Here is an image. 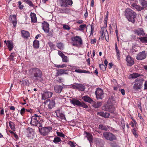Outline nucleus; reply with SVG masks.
Here are the masks:
<instances>
[{"label": "nucleus", "instance_id": "1", "mask_svg": "<svg viewBox=\"0 0 147 147\" xmlns=\"http://www.w3.org/2000/svg\"><path fill=\"white\" fill-rule=\"evenodd\" d=\"M125 15L128 20L133 23L135 22L136 13L131 9L127 8L125 11Z\"/></svg>", "mask_w": 147, "mask_h": 147}, {"label": "nucleus", "instance_id": "2", "mask_svg": "<svg viewBox=\"0 0 147 147\" xmlns=\"http://www.w3.org/2000/svg\"><path fill=\"white\" fill-rule=\"evenodd\" d=\"M144 80L142 78L136 79L133 86V88L135 91H138L140 90L143 87V85Z\"/></svg>", "mask_w": 147, "mask_h": 147}, {"label": "nucleus", "instance_id": "3", "mask_svg": "<svg viewBox=\"0 0 147 147\" xmlns=\"http://www.w3.org/2000/svg\"><path fill=\"white\" fill-rule=\"evenodd\" d=\"M30 70L34 75L32 77L34 80H37L41 78L42 76V72L39 69L37 68H32Z\"/></svg>", "mask_w": 147, "mask_h": 147}, {"label": "nucleus", "instance_id": "4", "mask_svg": "<svg viewBox=\"0 0 147 147\" xmlns=\"http://www.w3.org/2000/svg\"><path fill=\"white\" fill-rule=\"evenodd\" d=\"M52 128L51 127H42L39 129V131L40 134L43 136H46L52 130Z\"/></svg>", "mask_w": 147, "mask_h": 147}, {"label": "nucleus", "instance_id": "5", "mask_svg": "<svg viewBox=\"0 0 147 147\" xmlns=\"http://www.w3.org/2000/svg\"><path fill=\"white\" fill-rule=\"evenodd\" d=\"M103 135L106 139L111 141L116 140L117 139L115 135L110 132H105L103 133Z\"/></svg>", "mask_w": 147, "mask_h": 147}, {"label": "nucleus", "instance_id": "6", "mask_svg": "<svg viewBox=\"0 0 147 147\" xmlns=\"http://www.w3.org/2000/svg\"><path fill=\"white\" fill-rule=\"evenodd\" d=\"M71 88L73 89H77L80 91H83L85 90V86L81 84L74 83L71 85Z\"/></svg>", "mask_w": 147, "mask_h": 147}, {"label": "nucleus", "instance_id": "7", "mask_svg": "<svg viewBox=\"0 0 147 147\" xmlns=\"http://www.w3.org/2000/svg\"><path fill=\"white\" fill-rule=\"evenodd\" d=\"M100 33L101 34L100 37V38L102 39H103L104 38V36L105 39L107 41H108L107 39H108L109 34L108 33L107 30L106 28H105V27H102L101 28Z\"/></svg>", "mask_w": 147, "mask_h": 147}, {"label": "nucleus", "instance_id": "8", "mask_svg": "<svg viewBox=\"0 0 147 147\" xmlns=\"http://www.w3.org/2000/svg\"><path fill=\"white\" fill-rule=\"evenodd\" d=\"M96 98L97 99H102L104 96L103 90L99 88H97L95 92Z\"/></svg>", "mask_w": 147, "mask_h": 147}, {"label": "nucleus", "instance_id": "9", "mask_svg": "<svg viewBox=\"0 0 147 147\" xmlns=\"http://www.w3.org/2000/svg\"><path fill=\"white\" fill-rule=\"evenodd\" d=\"M74 42L73 45L76 46L78 45L80 46L82 44V40L80 37L76 36L74 37L73 39Z\"/></svg>", "mask_w": 147, "mask_h": 147}, {"label": "nucleus", "instance_id": "10", "mask_svg": "<svg viewBox=\"0 0 147 147\" xmlns=\"http://www.w3.org/2000/svg\"><path fill=\"white\" fill-rule=\"evenodd\" d=\"M35 117H32L30 124L38 127H41L42 126L41 124L38 122L37 119L35 118Z\"/></svg>", "mask_w": 147, "mask_h": 147}, {"label": "nucleus", "instance_id": "11", "mask_svg": "<svg viewBox=\"0 0 147 147\" xmlns=\"http://www.w3.org/2000/svg\"><path fill=\"white\" fill-rule=\"evenodd\" d=\"M147 55V53L145 51L140 53L136 56V59L138 60H142L145 59Z\"/></svg>", "mask_w": 147, "mask_h": 147}, {"label": "nucleus", "instance_id": "12", "mask_svg": "<svg viewBox=\"0 0 147 147\" xmlns=\"http://www.w3.org/2000/svg\"><path fill=\"white\" fill-rule=\"evenodd\" d=\"M126 60L127 62V65L128 66H131L134 64V60L133 58L129 55L127 56Z\"/></svg>", "mask_w": 147, "mask_h": 147}, {"label": "nucleus", "instance_id": "13", "mask_svg": "<svg viewBox=\"0 0 147 147\" xmlns=\"http://www.w3.org/2000/svg\"><path fill=\"white\" fill-rule=\"evenodd\" d=\"M53 94L52 92L47 91L42 95V98L43 99L45 100L48 98H51Z\"/></svg>", "mask_w": 147, "mask_h": 147}, {"label": "nucleus", "instance_id": "14", "mask_svg": "<svg viewBox=\"0 0 147 147\" xmlns=\"http://www.w3.org/2000/svg\"><path fill=\"white\" fill-rule=\"evenodd\" d=\"M42 28L44 31L46 33L49 32V24L47 22L44 21L42 24Z\"/></svg>", "mask_w": 147, "mask_h": 147}, {"label": "nucleus", "instance_id": "15", "mask_svg": "<svg viewBox=\"0 0 147 147\" xmlns=\"http://www.w3.org/2000/svg\"><path fill=\"white\" fill-rule=\"evenodd\" d=\"M58 55L61 57L62 61L63 62L66 63L68 62L69 59L67 57L65 56L62 52L59 51L58 52Z\"/></svg>", "mask_w": 147, "mask_h": 147}, {"label": "nucleus", "instance_id": "16", "mask_svg": "<svg viewBox=\"0 0 147 147\" xmlns=\"http://www.w3.org/2000/svg\"><path fill=\"white\" fill-rule=\"evenodd\" d=\"M21 35L24 38H27L30 36V34L28 32L24 30H22L21 32Z\"/></svg>", "mask_w": 147, "mask_h": 147}, {"label": "nucleus", "instance_id": "17", "mask_svg": "<svg viewBox=\"0 0 147 147\" xmlns=\"http://www.w3.org/2000/svg\"><path fill=\"white\" fill-rule=\"evenodd\" d=\"M10 21L13 23V26L15 27L17 24L16 16L15 15H10L9 17Z\"/></svg>", "mask_w": 147, "mask_h": 147}, {"label": "nucleus", "instance_id": "18", "mask_svg": "<svg viewBox=\"0 0 147 147\" xmlns=\"http://www.w3.org/2000/svg\"><path fill=\"white\" fill-rule=\"evenodd\" d=\"M63 88L62 86L56 85L54 86L55 92L57 93H59L61 92Z\"/></svg>", "mask_w": 147, "mask_h": 147}, {"label": "nucleus", "instance_id": "19", "mask_svg": "<svg viewBox=\"0 0 147 147\" xmlns=\"http://www.w3.org/2000/svg\"><path fill=\"white\" fill-rule=\"evenodd\" d=\"M70 103L73 104L74 106H77L80 107L81 103L78 100L76 99H70Z\"/></svg>", "mask_w": 147, "mask_h": 147}, {"label": "nucleus", "instance_id": "20", "mask_svg": "<svg viewBox=\"0 0 147 147\" xmlns=\"http://www.w3.org/2000/svg\"><path fill=\"white\" fill-rule=\"evenodd\" d=\"M82 98L84 101L89 103H91L93 102V100L90 97L87 95L82 97Z\"/></svg>", "mask_w": 147, "mask_h": 147}, {"label": "nucleus", "instance_id": "21", "mask_svg": "<svg viewBox=\"0 0 147 147\" xmlns=\"http://www.w3.org/2000/svg\"><path fill=\"white\" fill-rule=\"evenodd\" d=\"M131 5L134 8L136 9L138 11H141L144 9V8L141 7L139 5H138L136 3H134L131 4Z\"/></svg>", "mask_w": 147, "mask_h": 147}, {"label": "nucleus", "instance_id": "22", "mask_svg": "<svg viewBox=\"0 0 147 147\" xmlns=\"http://www.w3.org/2000/svg\"><path fill=\"white\" fill-rule=\"evenodd\" d=\"M84 134H86L85 136L87 138L88 140L90 142H92L93 140V136L92 135L90 134L85 131L84 132Z\"/></svg>", "mask_w": 147, "mask_h": 147}, {"label": "nucleus", "instance_id": "23", "mask_svg": "<svg viewBox=\"0 0 147 147\" xmlns=\"http://www.w3.org/2000/svg\"><path fill=\"white\" fill-rule=\"evenodd\" d=\"M97 115H100L102 117H103L105 118H108L109 117L110 114L109 113L105 112V113L103 112H98L97 113Z\"/></svg>", "mask_w": 147, "mask_h": 147}, {"label": "nucleus", "instance_id": "24", "mask_svg": "<svg viewBox=\"0 0 147 147\" xmlns=\"http://www.w3.org/2000/svg\"><path fill=\"white\" fill-rule=\"evenodd\" d=\"M135 32L138 36H141L144 35L143 30L142 28L138 29L135 31Z\"/></svg>", "mask_w": 147, "mask_h": 147}, {"label": "nucleus", "instance_id": "25", "mask_svg": "<svg viewBox=\"0 0 147 147\" xmlns=\"http://www.w3.org/2000/svg\"><path fill=\"white\" fill-rule=\"evenodd\" d=\"M27 132L28 133L27 137L29 138H32L33 136V131L32 129L31 128L30 129L28 130Z\"/></svg>", "mask_w": 147, "mask_h": 147}, {"label": "nucleus", "instance_id": "26", "mask_svg": "<svg viewBox=\"0 0 147 147\" xmlns=\"http://www.w3.org/2000/svg\"><path fill=\"white\" fill-rule=\"evenodd\" d=\"M140 76L141 75L140 74L135 73L131 74L129 76V78L130 79H135Z\"/></svg>", "mask_w": 147, "mask_h": 147}, {"label": "nucleus", "instance_id": "27", "mask_svg": "<svg viewBox=\"0 0 147 147\" xmlns=\"http://www.w3.org/2000/svg\"><path fill=\"white\" fill-rule=\"evenodd\" d=\"M30 16L32 22L35 23L37 21L36 15L34 13H31Z\"/></svg>", "mask_w": 147, "mask_h": 147}, {"label": "nucleus", "instance_id": "28", "mask_svg": "<svg viewBox=\"0 0 147 147\" xmlns=\"http://www.w3.org/2000/svg\"><path fill=\"white\" fill-rule=\"evenodd\" d=\"M92 106L95 108H97L101 106V103L100 102H96L93 101L92 103Z\"/></svg>", "mask_w": 147, "mask_h": 147}, {"label": "nucleus", "instance_id": "29", "mask_svg": "<svg viewBox=\"0 0 147 147\" xmlns=\"http://www.w3.org/2000/svg\"><path fill=\"white\" fill-rule=\"evenodd\" d=\"M139 1L143 7H142L144 8V9L147 7V2L145 0H139Z\"/></svg>", "mask_w": 147, "mask_h": 147}, {"label": "nucleus", "instance_id": "30", "mask_svg": "<svg viewBox=\"0 0 147 147\" xmlns=\"http://www.w3.org/2000/svg\"><path fill=\"white\" fill-rule=\"evenodd\" d=\"M59 11L61 13H68L70 11L69 9L67 8L64 9H59Z\"/></svg>", "mask_w": 147, "mask_h": 147}, {"label": "nucleus", "instance_id": "31", "mask_svg": "<svg viewBox=\"0 0 147 147\" xmlns=\"http://www.w3.org/2000/svg\"><path fill=\"white\" fill-rule=\"evenodd\" d=\"M7 43V47L8 48L9 50L11 51L13 48V44L12 41L8 40Z\"/></svg>", "mask_w": 147, "mask_h": 147}, {"label": "nucleus", "instance_id": "32", "mask_svg": "<svg viewBox=\"0 0 147 147\" xmlns=\"http://www.w3.org/2000/svg\"><path fill=\"white\" fill-rule=\"evenodd\" d=\"M55 103V102L54 100H52L50 101L48 105L49 109H51L54 107Z\"/></svg>", "mask_w": 147, "mask_h": 147}, {"label": "nucleus", "instance_id": "33", "mask_svg": "<svg viewBox=\"0 0 147 147\" xmlns=\"http://www.w3.org/2000/svg\"><path fill=\"white\" fill-rule=\"evenodd\" d=\"M75 72L78 73H89L90 72L88 71H87L86 70H81L80 69H76L75 70Z\"/></svg>", "mask_w": 147, "mask_h": 147}, {"label": "nucleus", "instance_id": "34", "mask_svg": "<svg viewBox=\"0 0 147 147\" xmlns=\"http://www.w3.org/2000/svg\"><path fill=\"white\" fill-rule=\"evenodd\" d=\"M33 45L34 48H38L39 46V41L37 40H35L33 42Z\"/></svg>", "mask_w": 147, "mask_h": 147}, {"label": "nucleus", "instance_id": "35", "mask_svg": "<svg viewBox=\"0 0 147 147\" xmlns=\"http://www.w3.org/2000/svg\"><path fill=\"white\" fill-rule=\"evenodd\" d=\"M61 141V140L60 138L57 136H55L53 140V142L57 144Z\"/></svg>", "mask_w": 147, "mask_h": 147}, {"label": "nucleus", "instance_id": "36", "mask_svg": "<svg viewBox=\"0 0 147 147\" xmlns=\"http://www.w3.org/2000/svg\"><path fill=\"white\" fill-rule=\"evenodd\" d=\"M139 39L142 43H147V37H141L139 38Z\"/></svg>", "mask_w": 147, "mask_h": 147}, {"label": "nucleus", "instance_id": "37", "mask_svg": "<svg viewBox=\"0 0 147 147\" xmlns=\"http://www.w3.org/2000/svg\"><path fill=\"white\" fill-rule=\"evenodd\" d=\"M61 7H67V4L66 2V0H62L61 3Z\"/></svg>", "mask_w": 147, "mask_h": 147}, {"label": "nucleus", "instance_id": "38", "mask_svg": "<svg viewBox=\"0 0 147 147\" xmlns=\"http://www.w3.org/2000/svg\"><path fill=\"white\" fill-rule=\"evenodd\" d=\"M60 75H62V74H67V73L66 72L67 71V70H64L63 69H59L58 70Z\"/></svg>", "mask_w": 147, "mask_h": 147}, {"label": "nucleus", "instance_id": "39", "mask_svg": "<svg viewBox=\"0 0 147 147\" xmlns=\"http://www.w3.org/2000/svg\"><path fill=\"white\" fill-rule=\"evenodd\" d=\"M67 144L71 147H75L76 143L74 142H73L71 141L67 142Z\"/></svg>", "mask_w": 147, "mask_h": 147}, {"label": "nucleus", "instance_id": "40", "mask_svg": "<svg viewBox=\"0 0 147 147\" xmlns=\"http://www.w3.org/2000/svg\"><path fill=\"white\" fill-rule=\"evenodd\" d=\"M9 126L11 129L13 130H14L15 129V125L14 123L11 121H10L9 122Z\"/></svg>", "mask_w": 147, "mask_h": 147}, {"label": "nucleus", "instance_id": "41", "mask_svg": "<svg viewBox=\"0 0 147 147\" xmlns=\"http://www.w3.org/2000/svg\"><path fill=\"white\" fill-rule=\"evenodd\" d=\"M99 128L101 130H104L105 131H107L108 129L107 127L102 125H99Z\"/></svg>", "mask_w": 147, "mask_h": 147}, {"label": "nucleus", "instance_id": "42", "mask_svg": "<svg viewBox=\"0 0 147 147\" xmlns=\"http://www.w3.org/2000/svg\"><path fill=\"white\" fill-rule=\"evenodd\" d=\"M86 27V25L85 24H83L82 25H80L79 29V30L82 31L84 30V29Z\"/></svg>", "mask_w": 147, "mask_h": 147}, {"label": "nucleus", "instance_id": "43", "mask_svg": "<svg viewBox=\"0 0 147 147\" xmlns=\"http://www.w3.org/2000/svg\"><path fill=\"white\" fill-rule=\"evenodd\" d=\"M57 47L60 49H62L63 48V43L59 42L57 44Z\"/></svg>", "mask_w": 147, "mask_h": 147}, {"label": "nucleus", "instance_id": "44", "mask_svg": "<svg viewBox=\"0 0 147 147\" xmlns=\"http://www.w3.org/2000/svg\"><path fill=\"white\" fill-rule=\"evenodd\" d=\"M55 66L56 67H57L58 68H60L66 67V65L64 64H62L61 65L55 64Z\"/></svg>", "mask_w": 147, "mask_h": 147}, {"label": "nucleus", "instance_id": "45", "mask_svg": "<svg viewBox=\"0 0 147 147\" xmlns=\"http://www.w3.org/2000/svg\"><path fill=\"white\" fill-rule=\"evenodd\" d=\"M29 81L28 80L26 79H24L23 80L22 84H23L24 85H28L29 84Z\"/></svg>", "mask_w": 147, "mask_h": 147}, {"label": "nucleus", "instance_id": "46", "mask_svg": "<svg viewBox=\"0 0 147 147\" xmlns=\"http://www.w3.org/2000/svg\"><path fill=\"white\" fill-rule=\"evenodd\" d=\"M115 101V98L113 96H111L109 100V101L111 103H113V102Z\"/></svg>", "mask_w": 147, "mask_h": 147}, {"label": "nucleus", "instance_id": "47", "mask_svg": "<svg viewBox=\"0 0 147 147\" xmlns=\"http://www.w3.org/2000/svg\"><path fill=\"white\" fill-rule=\"evenodd\" d=\"M66 2L67 4V7L68 5H71L73 4V1L72 0H66Z\"/></svg>", "mask_w": 147, "mask_h": 147}, {"label": "nucleus", "instance_id": "48", "mask_svg": "<svg viewBox=\"0 0 147 147\" xmlns=\"http://www.w3.org/2000/svg\"><path fill=\"white\" fill-rule=\"evenodd\" d=\"M30 6L33 7L34 6L30 0H24Z\"/></svg>", "mask_w": 147, "mask_h": 147}, {"label": "nucleus", "instance_id": "49", "mask_svg": "<svg viewBox=\"0 0 147 147\" xmlns=\"http://www.w3.org/2000/svg\"><path fill=\"white\" fill-rule=\"evenodd\" d=\"M116 53H117V59L118 60H119L120 59V53L119 52V50H116Z\"/></svg>", "mask_w": 147, "mask_h": 147}, {"label": "nucleus", "instance_id": "50", "mask_svg": "<svg viewBox=\"0 0 147 147\" xmlns=\"http://www.w3.org/2000/svg\"><path fill=\"white\" fill-rule=\"evenodd\" d=\"M57 117H60L61 119H63L65 118V115L62 113H59V115L57 114Z\"/></svg>", "mask_w": 147, "mask_h": 147}, {"label": "nucleus", "instance_id": "51", "mask_svg": "<svg viewBox=\"0 0 147 147\" xmlns=\"http://www.w3.org/2000/svg\"><path fill=\"white\" fill-rule=\"evenodd\" d=\"M110 145L112 147H119V146L115 142L111 143L110 144Z\"/></svg>", "mask_w": 147, "mask_h": 147}, {"label": "nucleus", "instance_id": "52", "mask_svg": "<svg viewBox=\"0 0 147 147\" xmlns=\"http://www.w3.org/2000/svg\"><path fill=\"white\" fill-rule=\"evenodd\" d=\"M99 67L100 69L103 71L105 70L106 69L105 66L103 64H99Z\"/></svg>", "mask_w": 147, "mask_h": 147}, {"label": "nucleus", "instance_id": "53", "mask_svg": "<svg viewBox=\"0 0 147 147\" xmlns=\"http://www.w3.org/2000/svg\"><path fill=\"white\" fill-rule=\"evenodd\" d=\"M80 107H82L84 108H86L88 107V106L85 104L84 103H81V102Z\"/></svg>", "mask_w": 147, "mask_h": 147}, {"label": "nucleus", "instance_id": "54", "mask_svg": "<svg viewBox=\"0 0 147 147\" xmlns=\"http://www.w3.org/2000/svg\"><path fill=\"white\" fill-rule=\"evenodd\" d=\"M63 28L65 30H69L70 29V28L69 26L67 25H65V24L63 25Z\"/></svg>", "mask_w": 147, "mask_h": 147}, {"label": "nucleus", "instance_id": "55", "mask_svg": "<svg viewBox=\"0 0 147 147\" xmlns=\"http://www.w3.org/2000/svg\"><path fill=\"white\" fill-rule=\"evenodd\" d=\"M57 134L58 136L63 137L64 138L65 136V135L62 133L59 132H57Z\"/></svg>", "mask_w": 147, "mask_h": 147}, {"label": "nucleus", "instance_id": "56", "mask_svg": "<svg viewBox=\"0 0 147 147\" xmlns=\"http://www.w3.org/2000/svg\"><path fill=\"white\" fill-rule=\"evenodd\" d=\"M108 18L107 17H105V21H104V24H105V26L103 27H106L107 26V20H108Z\"/></svg>", "mask_w": 147, "mask_h": 147}, {"label": "nucleus", "instance_id": "57", "mask_svg": "<svg viewBox=\"0 0 147 147\" xmlns=\"http://www.w3.org/2000/svg\"><path fill=\"white\" fill-rule=\"evenodd\" d=\"M14 54H15L13 53H11L10 55L9 59L12 60H14V59H13V58L14 57Z\"/></svg>", "mask_w": 147, "mask_h": 147}, {"label": "nucleus", "instance_id": "58", "mask_svg": "<svg viewBox=\"0 0 147 147\" xmlns=\"http://www.w3.org/2000/svg\"><path fill=\"white\" fill-rule=\"evenodd\" d=\"M48 44L49 47L51 48H54V46H55L53 43L51 42H48Z\"/></svg>", "mask_w": 147, "mask_h": 147}, {"label": "nucleus", "instance_id": "59", "mask_svg": "<svg viewBox=\"0 0 147 147\" xmlns=\"http://www.w3.org/2000/svg\"><path fill=\"white\" fill-rule=\"evenodd\" d=\"M25 112V109L23 108H22L21 110L20 113L22 115H23Z\"/></svg>", "mask_w": 147, "mask_h": 147}, {"label": "nucleus", "instance_id": "60", "mask_svg": "<svg viewBox=\"0 0 147 147\" xmlns=\"http://www.w3.org/2000/svg\"><path fill=\"white\" fill-rule=\"evenodd\" d=\"M22 3L20 1H19V8L20 9H23V8L24 7V6L23 5L21 4Z\"/></svg>", "mask_w": 147, "mask_h": 147}, {"label": "nucleus", "instance_id": "61", "mask_svg": "<svg viewBox=\"0 0 147 147\" xmlns=\"http://www.w3.org/2000/svg\"><path fill=\"white\" fill-rule=\"evenodd\" d=\"M132 132L133 134L134 135V136H135L136 137L137 136V134L136 132V130L135 128H134L133 129L132 131Z\"/></svg>", "mask_w": 147, "mask_h": 147}, {"label": "nucleus", "instance_id": "62", "mask_svg": "<svg viewBox=\"0 0 147 147\" xmlns=\"http://www.w3.org/2000/svg\"><path fill=\"white\" fill-rule=\"evenodd\" d=\"M91 30L90 32V35H93V33L94 32V28L92 25H91Z\"/></svg>", "mask_w": 147, "mask_h": 147}, {"label": "nucleus", "instance_id": "63", "mask_svg": "<svg viewBox=\"0 0 147 147\" xmlns=\"http://www.w3.org/2000/svg\"><path fill=\"white\" fill-rule=\"evenodd\" d=\"M63 79L61 77L59 78L58 80H57V82H63Z\"/></svg>", "mask_w": 147, "mask_h": 147}, {"label": "nucleus", "instance_id": "64", "mask_svg": "<svg viewBox=\"0 0 147 147\" xmlns=\"http://www.w3.org/2000/svg\"><path fill=\"white\" fill-rule=\"evenodd\" d=\"M144 89H147V80L145 81L144 84Z\"/></svg>", "mask_w": 147, "mask_h": 147}]
</instances>
